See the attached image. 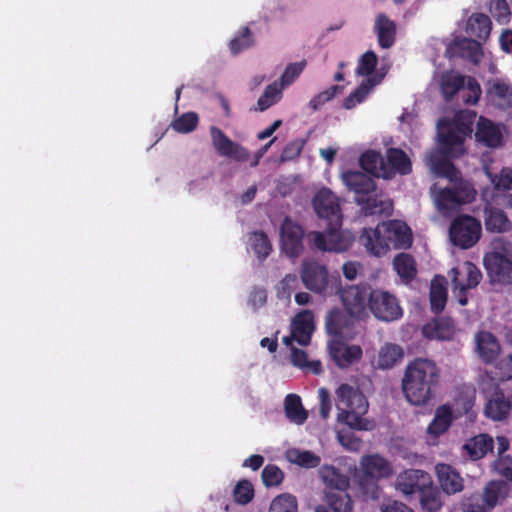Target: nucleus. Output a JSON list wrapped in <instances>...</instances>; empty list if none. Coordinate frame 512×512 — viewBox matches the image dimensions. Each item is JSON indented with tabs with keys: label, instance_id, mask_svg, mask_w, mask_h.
I'll return each instance as SVG.
<instances>
[{
	"label": "nucleus",
	"instance_id": "1",
	"mask_svg": "<svg viewBox=\"0 0 512 512\" xmlns=\"http://www.w3.org/2000/svg\"><path fill=\"white\" fill-rule=\"evenodd\" d=\"M440 381V369L427 358H416L405 369L402 391L414 406L426 405L433 397Z\"/></svg>",
	"mask_w": 512,
	"mask_h": 512
},
{
	"label": "nucleus",
	"instance_id": "2",
	"mask_svg": "<svg viewBox=\"0 0 512 512\" xmlns=\"http://www.w3.org/2000/svg\"><path fill=\"white\" fill-rule=\"evenodd\" d=\"M385 234L378 225L376 228H364L359 242L366 250L375 256H383L392 245L395 249H408L413 242L411 229L399 221L383 224Z\"/></svg>",
	"mask_w": 512,
	"mask_h": 512
},
{
	"label": "nucleus",
	"instance_id": "3",
	"mask_svg": "<svg viewBox=\"0 0 512 512\" xmlns=\"http://www.w3.org/2000/svg\"><path fill=\"white\" fill-rule=\"evenodd\" d=\"M338 421L353 430L367 431L372 429L371 422L364 417L368 412L369 403L366 396L348 384H341L336 390Z\"/></svg>",
	"mask_w": 512,
	"mask_h": 512
},
{
	"label": "nucleus",
	"instance_id": "4",
	"mask_svg": "<svg viewBox=\"0 0 512 512\" xmlns=\"http://www.w3.org/2000/svg\"><path fill=\"white\" fill-rule=\"evenodd\" d=\"M476 113L470 110L460 111L452 121L444 119L438 122V143L442 151L451 154L452 150H463V143L473 132Z\"/></svg>",
	"mask_w": 512,
	"mask_h": 512
},
{
	"label": "nucleus",
	"instance_id": "5",
	"mask_svg": "<svg viewBox=\"0 0 512 512\" xmlns=\"http://www.w3.org/2000/svg\"><path fill=\"white\" fill-rule=\"evenodd\" d=\"M510 492L509 484L504 480H491L482 492H474L461 501L463 512H491L504 501Z\"/></svg>",
	"mask_w": 512,
	"mask_h": 512
},
{
	"label": "nucleus",
	"instance_id": "6",
	"mask_svg": "<svg viewBox=\"0 0 512 512\" xmlns=\"http://www.w3.org/2000/svg\"><path fill=\"white\" fill-rule=\"evenodd\" d=\"M378 63L377 55L373 51L365 52L359 59L356 74L359 76H370L376 69ZM382 77H368L352 91L343 101V107L352 109L357 104L363 102L373 88L381 82Z\"/></svg>",
	"mask_w": 512,
	"mask_h": 512
},
{
	"label": "nucleus",
	"instance_id": "7",
	"mask_svg": "<svg viewBox=\"0 0 512 512\" xmlns=\"http://www.w3.org/2000/svg\"><path fill=\"white\" fill-rule=\"evenodd\" d=\"M341 225H327L324 232L312 231L307 234V240L312 249L329 252H345L353 242L349 232L342 231Z\"/></svg>",
	"mask_w": 512,
	"mask_h": 512
},
{
	"label": "nucleus",
	"instance_id": "8",
	"mask_svg": "<svg viewBox=\"0 0 512 512\" xmlns=\"http://www.w3.org/2000/svg\"><path fill=\"white\" fill-rule=\"evenodd\" d=\"M481 232V222L466 214L457 216L452 221L449 229L451 242L461 249L473 247L479 241Z\"/></svg>",
	"mask_w": 512,
	"mask_h": 512
},
{
	"label": "nucleus",
	"instance_id": "9",
	"mask_svg": "<svg viewBox=\"0 0 512 512\" xmlns=\"http://www.w3.org/2000/svg\"><path fill=\"white\" fill-rule=\"evenodd\" d=\"M449 277L458 302L465 306L468 301L466 291L475 288L479 284L482 273L474 263L466 261L461 266L452 268L449 271Z\"/></svg>",
	"mask_w": 512,
	"mask_h": 512
},
{
	"label": "nucleus",
	"instance_id": "10",
	"mask_svg": "<svg viewBox=\"0 0 512 512\" xmlns=\"http://www.w3.org/2000/svg\"><path fill=\"white\" fill-rule=\"evenodd\" d=\"M473 185L461 175L450 181V186L440 191L436 202L439 210H446L452 205L471 203L476 197Z\"/></svg>",
	"mask_w": 512,
	"mask_h": 512
},
{
	"label": "nucleus",
	"instance_id": "11",
	"mask_svg": "<svg viewBox=\"0 0 512 512\" xmlns=\"http://www.w3.org/2000/svg\"><path fill=\"white\" fill-rule=\"evenodd\" d=\"M368 308L377 319L386 322L397 320L402 316V309L396 296L381 289L369 292Z\"/></svg>",
	"mask_w": 512,
	"mask_h": 512
},
{
	"label": "nucleus",
	"instance_id": "12",
	"mask_svg": "<svg viewBox=\"0 0 512 512\" xmlns=\"http://www.w3.org/2000/svg\"><path fill=\"white\" fill-rule=\"evenodd\" d=\"M313 207L327 225H342V213L338 197L328 188L319 190L313 198Z\"/></svg>",
	"mask_w": 512,
	"mask_h": 512
},
{
	"label": "nucleus",
	"instance_id": "13",
	"mask_svg": "<svg viewBox=\"0 0 512 512\" xmlns=\"http://www.w3.org/2000/svg\"><path fill=\"white\" fill-rule=\"evenodd\" d=\"M304 230L301 225L285 217L280 227L282 252L289 258H297L304 251Z\"/></svg>",
	"mask_w": 512,
	"mask_h": 512
},
{
	"label": "nucleus",
	"instance_id": "14",
	"mask_svg": "<svg viewBox=\"0 0 512 512\" xmlns=\"http://www.w3.org/2000/svg\"><path fill=\"white\" fill-rule=\"evenodd\" d=\"M371 290L368 285H352L341 290L340 298L351 317L360 318L365 313Z\"/></svg>",
	"mask_w": 512,
	"mask_h": 512
},
{
	"label": "nucleus",
	"instance_id": "15",
	"mask_svg": "<svg viewBox=\"0 0 512 512\" xmlns=\"http://www.w3.org/2000/svg\"><path fill=\"white\" fill-rule=\"evenodd\" d=\"M486 175L494 186V203L504 208H512V169L503 167L498 174L486 169Z\"/></svg>",
	"mask_w": 512,
	"mask_h": 512
},
{
	"label": "nucleus",
	"instance_id": "16",
	"mask_svg": "<svg viewBox=\"0 0 512 512\" xmlns=\"http://www.w3.org/2000/svg\"><path fill=\"white\" fill-rule=\"evenodd\" d=\"M432 478L430 474L420 469H407L400 473L396 479V488L406 496L419 494L429 484Z\"/></svg>",
	"mask_w": 512,
	"mask_h": 512
},
{
	"label": "nucleus",
	"instance_id": "17",
	"mask_svg": "<svg viewBox=\"0 0 512 512\" xmlns=\"http://www.w3.org/2000/svg\"><path fill=\"white\" fill-rule=\"evenodd\" d=\"M300 276L304 286L315 293L323 292L328 285V270L316 261H303Z\"/></svg>",
	"mask_w": 512,
	"mask_h": 512
},
{
	"label": "nucleus",
	"instance_id": "18",
	"mask_svg": "<svg viewBox=\"0 0 512 512\" xmlns=\"http://www.w3.org/2000/svg\"><path fill=\"white\" fill-rule=\"evenodd\" d=\"M483 264L490 280L494 283H512V260L505 259L497 253H486Z\"/></svg>",
	"mask_w": 512,
	"mask_h": 512
},
{
	"label": "nucleus",
	"instance_id": "19",
	"mask_svg": "<svg viewBox=\"0 0 512 512\" xmlns=\"http://www.w3.org/2000/svg\"><path fill=\"white\" fill-rule=\"evenodd\" d=\"M462 153V150L454 149L451 154H446L438 146V149L429 156L432 170L439 177L447 178L449 181L455 180L461 173L452 163L451 158H457Z\"/></svg>",
	"mask_w": 512,
	"mask_h": 512
},
{
	"label": "nucleus",
	"instance_id": "20",
	"mask_svg": "<svg viewBox=\"0 0 512 512\" xmlns=\"http://www.w3.org/2000/svg\"><path fill=\"white\" fill-rule=\"evenodd\" d=\"M512 410V396L497 388L487 399L484 415L493 421H503Z\"/></svg>",
	"mask_w": 512,
	"mask_h": 512
},
{
	"label": "nucleus",
	"instance_id": "21",
	"mask_svg": "<svg viewBox=\"0 0 512 512\" xmlns=\"http://www.w3.org/2000/svg\"><path fill=\"white\" fill-rule=\"evenodd\" d=\"M435 472L442 491L447 495H453L463 490L464 479L452 465L438 463L435 466Z\"/></svg>",
	"mask_w": 512,
	"mask_h": 512
},
{
	"label": "nucleus",
	"instance_id": "22",
	"mask_svg": "<svg viewBox=\"0 0 512 512\" xmlns=\"http://www.w3.org/2000/svg\"><path fill=\"white\" fill-rule=\"evenodd\" d=\"M483 55L479 41L469 38L455 40L446 49V56L449 58L467 59L478 63Z\"/></svg>",
	"mask_w": 512,
	"mask_h": 512
},
{
	"label": "nucleus",
	"instance_id": "23",
	"mask_svg": "<svg viewBox=\"0 0 512 512\" xmlns=\"http://www.w3.org/2000/svg\"><path fill=\"white\" fill-rule=\"evenodd\" d=\"M342 180L347 188L354 192V198L365 197L377 189V184L372 176L361 171L348 170L342 174Z\"/></svg>",
	"mask_w": 512,
	"mask_h": 512
},
{
	"label": "nucleus",
	"instance_id": "24",
	"mask_svg": "<svg viewBox=\"0 0 512 512\" xmlns=\"http://www.w3.org/2000/svg\"><path fill=\"white\" fill-rule=\"evenodd\" d=\"M354 202L360 207L361 214L364 216H389L393 211L392 201L378 195L376 191L365 197L354 198Z\"/></svg>",
	"mask_w": 512,
	"mask_h": 512
},
{
	"label": "nucleus",
	"instance_id": "25",
	"mask_svg": "<svg viewBox=\"0 0 512 512\" xmlns=\"http://www.w3.org/2000/svg\"><path fill=\"white\" fill-rule=\"evenodd\" d=\"M329 353L335 364L340 368H347L362 357V349L358 345H346L340 340L329 343Z\"/></svg>",
	"mask_w": 512,
	"mask_h": 512
},
{
	"label": "nucleus",
	"instance_id": "26",
	"mask_svg": "<svg viewBox=\"0 0 512 512\" xmlns=\"http://www.w3.org/2000/svg\"><path fill=\"white\" fill-rule=\"evenodd\" d=\"M362 473L378 479L388 478L393 474L390 462L380 454L364 455L360 459Z\"/></svg>",
	"mask_w": 512,
	"mask_h": 512
},
{
	"label": "nucleus",
	"instance_id": "27",
	"mask_svg": "<svg viewBox=\"0 0 512 512\" xmlns=\"http://www.w3.org/2000/svg\"><path fill=\"white\" fill-rule=\"evenodd\" d=\"M294 341L302 346H307L311 341L314 331V316L311 311L306 310L298 313L291 325Z\"/></svg>",
	"mask_w": 512,
	"mask_h": 512
},
{
	"label": "nucleus",
	"instance_id": "28",
	"mask_svg": "<svg viewBox=\"0 0 512 512\" xmlns=\"http://www.w3.org/2000/svg\"><path fill=\"white\" fill-rule=\"evenodd\" d=\"M476 350L480 359L486 363H492L500 354L501 346L498 339L488 331H480L476 334Z\"/></svg>",
	"mask_w": 512,
	"mask_h": 512
},
{
	"label": "nucleus",
	"instance_id": "29",
	"mask_svg": "<svg viewBox=\"0 0 512 512\" xmlns=\"http://www.w3.org/2000/svg\"><path fill=\"white\" fill-rule=\"evenodd\" d=\"M475 138L487 147L496 148L502 144L503 135L496 124L481 116L477 122Z\"/></svg>",
	"mask_w": 512,
	"mask_h": 512
},
{
	"label": "nucleus",
	"instance_id": "30",
	"mask_svg": "<svg viewBox=\"0 0 512 512\" xmlns=\"http://www.w3.org/2000/svg\"><path fill=\"white\" fill-rule=\"evenodd\" d=\"M319 474L325 486L324 493L348 490L350 486L349 477L333 465H323Z\"/></svg>",
	"mask_w": 512,
	"mask_h": 512
},
{
	"label": "nucleus",
	"instance_id": "31",
	"mask_svg": "<svg viewBox=\"0 0 512 512\" xmlns=\"http://www.w3.org/2000/svg\"><path fill=\"white\" fill-rule=\"evenodd\" d=\"M485 229L491 233H507L512 230V222L507 214L496 207L486 206L484 208Z\"/></svg>",
	"mask_w": 512,
	"mask_h": 512
},
{
	"label": "nucleus",
	"instance_id": "32",
	"mask_svg": "<svg viewBox=\"0 0 512 512\" xmlns=\"http://www.w3.org/2000/svg\"><path fill=\"white\" fill-rule=\"evenodd\" d=\"M389 173V178L398 173L407 175L412 171V162L409 156L400 148H388L384 158Z\"/></svg>",
	"mask_w": 512,
	"mask_h": 512
},
{
	"label": "nucleus",
	"instance_id": "33",
	"mask_svg": "<svg viewBox=\"0 0 512 512\" xmlns=\"http://www.w3.org/2000/svg\"><path fill=\"white\" fill-rule=\"evenodd\" d=\"M476 401V390L473 387H462L458 389L454 398V410L459 416H466L469 420L476 418L474 411Z\"/></svg>",
	"mask_w": 512,
	"mask_h": 512
},
{
	"label": "nucleus",
	"instance_id": "34",
	"mask_svg": "<svg viewBox=\"0 0 512 512\" xmlns=\"http://www.w3.org/2000/svg\"><path fill=\"white\" fill-rule=\"evenodd\" d=\"M422 331L429 339L451 340L455 335V325L451 318L440 317L425 325Z\"/></svg>",
	"mask_w": 512,
	"mask_h": 512
},
{
	"label": "nucleus",
	"instance_id": "35",
	"mask_svg": "<svg viewBox=\"0 0 512 512\" xmlns=\"http://www.w3.org/2000/svg\"><path fill=\"white\" fill-rule=\"evenodd\" d=\"M404 357L403 348L395 343H385L380 347L376 359V366L381 370H388L396 366Z\"/></svg>",
	"mask_w": 512,
	"mask_h": 512
},
{
	"label": "nucleus",
	"instance_id": "36",
	"mask_svg": "<svg viewBox=\"0 0 512 512\" xmlns=\"http://www.w3.org/2000/svg\"><path fill=\"white\" fill-rule=\"evenodd\" d=\"M463 448L472 460H479L493 452L494 440L488 434H479L470 438Z\"/></svg>",
	"mask_w": 512,
	"mask_h": 512
},
{
	"label": "nucleus",
	"instance_id": "37",
	"mask_svg": "<svg viewBox=\"0 0 512 512\" xmlns=\"http://www.w3.org/2000/svg\"><path fill=\"white\" fill-rule=\"evenodd\" d=\"M393 269L400 277L401 281L409 284L417 276V263L415 258L408 253L401 252L393 259Z\"/></svg>",
	"mask_w": 512,
	"mask_h": 512
},
{
	"label": "nucleus",
	"instance_id": "38",
	"mask_svg": "<svg viewBox=\"0 0 512 512\" xmlns=\"http://www.w3.org/2000/svg\"><path fill=\"white\" fill-rule=\"evenodd\" d=\"M375 31L378 43L384 49L390 48L395 42L396 25L385 14L380 13L375 20Z\"/></svg>",
	"mask_w": 512,
	"mask_h": 512
},
{
	"label": "nucleus",
	"instance_id": "39",
	"mask_svg": "<svg viewBox=\"0 0 512 512\" xmlns=\"http://www.w3.org/2000/svg\"><path fill=\"white\" fill-rule=\"evenodd\" d=\"M359 164L361 168L369 174H376L379 169L380 175L383 178H389L385 159L378 151L368 150L361 154Z\"/></svg>",
	"mask_w": 512,
	"mask_h": 512
},
{
	"label": "nucleus",
	"instance_id": "40",
	"mask_svg": "<svg viewBox=\"0 0 512 512\" xmlns=\"http://www.w3.org/2000/svg\"><path fill=\"white\" fill-rule=\"evenodd\" d=\"M465 76L455 71H449L441 76L440 89L446 101H451L454 96L464 88Z\"/></svg>",
	"mask_w": 512,
	"mask_h": 512
},
{
	"label": "nucleus",
	"instance_id": "41",
	"mask_svg": "<svg viewBox=\"0 0 512 512\" xmlns=\"http://www.w3.org/2000/svg\"><path fill=\"white\" fill-rule=\"evenodd\" d=\"M488 95L497 106L501 108L512 107V85L497 79L491 83Z\"/></svg>",
	"mask_w": 512,
	"mask_h": 512
},
{
	"label": "nucleus",
	"instance_id": "42",
	"mask_svg": "<svg viewBox=\"0 0 512 512\" xmlns=\"http://www.w3.org/2000/svg\"><path fill=\"white\" fill-rule=\"evenodd\" d=\"M284 411L287 419L295 424H303L308 413L302 405L300 396L297 394H288L284 400Z\"/></svg>",
	"mask_w": 512,
	"mask_h": 512
},
{
	"label": "nucleus",
	"instance_id": "43",
	"mask_svg": "<svg viewBox=\"0 0 512 512\" xmlns=\"http://www.w3.org/2000/svg\"><path fill=\"white\" fill-rule=\"evenodd\" d=\"M452 424V409L442 405L436 410L434 419L428 426V433L433 436H440L445 433Z\"/></svg>",
	"mask_w": 512,
	"mask_h": 512
},
{
	"label": "nucleus",
	"instance_id": "44",
	"mask_svg": "<svg viewBox=\"0 0 512 512\" xmlns=\"http://www.w3.org/2000/svg\"><path fill=\"white\" fill-rule=\"evenodd\" d=\"M467 32L481 40H486L491 32V20L482 13L473 14L467 23Z\"/></svg>",
	"mask_w": 512,
	"mask_h": 512
},
{
	"label": "nucleus",
	"instance_id": "45",
	"mask_svg": "<svg viewBox=\"0 0 512 512\" xmlns=\"http://www.w3.org/2000/svg\"><path fill=\"white\" fill-rule=\"evenodd\" d=\"M289 462L303 468H316L320 465L321 458L309 450L289 449L286 452Z\"/></svg>",
	"mask_w": 512,
	"mask_h": 512
},
{
	"label": "nucleus",
	"instance_id": "46",
	"mask_svg": "<svg viewBox=\"0 0 512 512\" xmlns=\"http://www.w3.org/2000/svg\"><path fill=\"white\" fill-rule=\"evenodd\" d=\"M349 325L348 316L340 309H332L326 317V330L328 334L341 338L344 329Z\"/></svg>",
	"mask_w": 512,
	"mask_h": 512
},
{
	"label": "nucleus",
	"instance_id": "47",
	"mask_svg": "<svg viewBox=\"0 0 512 512\" xmlns=\"http://www.w3.org/2000/svg\"><path fill=\"white\" fill-rule=\"evenodd\" d=\"M421 508L428 512H437L442 507V500L439 489L434 485L433 480L419 494Z\"/></svg>",
	"mask_w": 512,
	"mask_h": 512
},
{
	"label": "nucleus",
	"instance_id": "48",
	"mask_svg": "<svg viewBox=\"0 0 512 512\" xmlns=\"http://www.w3.org/2000/svg\"><path fill=\"white\" fill-rule=\"evenodd\" d=\"M249 245L260 261H264L272 252V244L263 231L252 232L249 236Z\"/></svg>",
	"mask_w": 512,
	"mask_h": 512
},
{
	"label": "nucleus",
	"instance_id": "49",
	"mask_svg": "<svg viewBox=\"0 0 512 512\" xmlns=\"http://www.w3.org/2000/svg\"><path fill=\"white\" fill-rule=\"evenodd\" d=\"M255 45V39L249 27H242L237 34L230 40L229 49L232 55L247 50Z\"/></svg>",
	"mask_w": 512,
	"mask_h": 512
},
{
	"label": "nucleus",
	"instance_id": "50",
	"mask_svg": "<svg viewBox=\"0 0 512 512\" xmlns=\"http://www.w3.org/2000/svg\"><path fill=\"white\" fill-rule=\"evenodd\" d=\"M210 136L212 145L217 153L223 157L229 155L231 147L234 142L218 127H210Z\"/></svg>",
	"mask_w": 512,
	"mask_h": 512
},
{
	"label": "nucleus",
	"instance_id": "51",
	"mask_svg": "<svg viewBox=\"0 0 512 512\" xmlns=\"http://www.w3.org/2000/svg\"><path fill=\"white\" fill-rule=\"evenodd\" d=\"M282 90L283 89L277 84V82L269 84L257 101V110L261 112L265 111L277 103L281 98Z\"/></svg>",
	"mask_w": 512,
	"mask_h": 512
},
{
	"label": "nucleus",
	"instance_id": "52",
	"mask_svg": "<svg viewBox=\"0 0 512 512\" xmlns=\"http://www.w3.org/2000/svg\"><path fill=\"white\" fill-rule=\"evenodd\" d=\"M447 289L444 284L433 280L430 289V304L432 311L439 313L446 305Z\"/></svg>",
	"mask_w": 512,
	"mask_h": 512
},
{
	"label": "nucleus",
	"instance_id": "53",
	"mask_svg": "<svg viewBox=\"0 0 512 512\" xmlns=\"http://www.w3.org/2000/svg\"><path fill=\"white\" fill-rule=\"evenodd\" d=\"M268 512H298V502L295 496L284 493L275 497Z\"/></svg>",
	"mask_w": 512,
	"mask_h": 512
},
{
	"label": "nucleus",
	"instance_id": "54",
	"mask_svg": "<svg viewBox=\"0 0 512 512\" xmlns=\"http://www.w3.org/2000/svg\"><path fill=\"white\" fill-rule=\"evenodd\" d=\"M491 378L503 382L512 379V354L502 356L491 371Z\"/></svg>",
	"mask_w": 512,
	"mask_h": 512
},
{
	"label": "nucleus",
	"instance_id": "55",
	"mask_svg": "<svg viewBox=\"0 0 512 512\" xmlns=\"http://www.w3.org/2000/svg\"><path fill=\"white\" fill-rule=\"evenodd\" d=\"M378 478L362 473L358 479L359 489L366 499L377 500L380 497Z\"/></svg>",
	"mask_w": 512,
	"mask_h": 512
},
{
	"label": "nucleus",
	"instance_id": "56",
	"mask_svg": "<svg viewBox=\"0 0 512 512\" xmlns=\"http://www.w3.org/2000/svg\"><path fill=\"white\" fill-rule=\"evenodd\" d=\"M199 122V117L195 112H187L176 118L171 126L178 133L187 134L194 131Z\"/></svg>",
	"mask_w": 512,
	"mask_h": 512
},
{
	"label": "nucleus",
	"instance_id": "57",
	"mask_svg": "<svg viewBox=\"0 0 512 512\" xmlns=\"http://www.w3.org/2000/svg\"><path fill=\"white\" fill-rule=\"evenodd\" d=\"M306 65V60L288 64L280 77L279 86L282 89L290 86L301 75Z\"/></svg>",
	"mask_w": 512,
	"mask_h": 512
},
{
	"label": "nucleus",
	"instance_id": "58",
	"mask_svg": "<svg viewBox=\"0 0 512 512\" xmlns=\"http://www.w3.org/2000/svg\"><path fill=\"white\" fill-rule=\"evenodd\" d=\"M234 501L241 505L248 504L254 497V487L246 479L240 480L233 490Z\"/></svg>",
	"mask_w": 512,
	"mask_h": 512
},
{
	"label": "nucleus",
	"instance_id": "59",
	"mask_svg": "<svg viewBox=\"0 0 512 512\" xmlns=\"http://www.w3.org/2000/svg\"><path fill=\"white\" fill-rule=\"evenodd\" d=\"M343 86L332 85L328 89L315 95L308 103V107L312 111L319 110L326 102L332 100L338 93H341Z\"/></svg>",
	"mask_w": 512,
	"mask_h": 512
},
{
	"label": "nucleus",
	"instance_id": "60",
	"mask_svg": "<svg viewBox=\"0 0 512 512\" xmlns=\"http://www.w3.org/2000/svg\"><path fill=\"white\" fill-rule=\"evenodd\" d=\"M261 478L266 487H275L283 482L284 473L277 465L268 464L262 470Z\"/></svg>",
	"mask_w": 512,
	"mask_h": 512
},
{
	"label": "nucleus",
	"instance_id": "61",
	"mask_svg": "<svg viewBox=\"0 0 512 512\" xmlns=\"http://www.w3.org/2000/svg\"><path fill=\"white\" fill-rule=\"evenodd\" d=\"M489 10L492 17L500 24L507 23L510 19L511 12L506 0H491Z\"/></svg>",
	"mask_w": 512,
	"mask_h": 512
},
{
	"label": "nucleus",
	"instance_id": "62",
	"mask_svg": "<svg viewBox=\"0 0 512 512\" xmlns=\"http://www.w3.org/2000/svg\"><path fill=\"white\" fill-rule=\"evenodd\" d=\"M491 247L490 253H497L505 259L512 260V242L502 237H495L491 242Z\"/></svg>",
	"mask_w": 512,
	"mask_h": 512
},
{
	"label": "nucleus",
	"instance_id": "63",
	"mask_svg": "<svg viewBox=\"0 0 512 512\" xmlns=\"http://www.w3.org/2000/svg\"><path fill=\"white\" fill-rule=\"evenodd\" d=\"M493 467L495 471L506 477L512 478V457L509 455H498V458L494 461Z\"/></svg>",
	"mask_w": 512,
	"mask_h": 512
},
{
	"label": "nucleus",
	"instance_id": "64",
	"mask_svg": "<svg viewBox=\"0 0 512 512\" xmlns=\"http://www.w3.org/2000/svg\"><path fill=\"white\" fill-rule=\"evenodd\" d=\"M340 444L350 451H359L362 446L360 438L356 437L352 432H341L338 434Z\"/></svg>",
	"mask_w": 512,
	"mask_h": 512
}]
</instances>
